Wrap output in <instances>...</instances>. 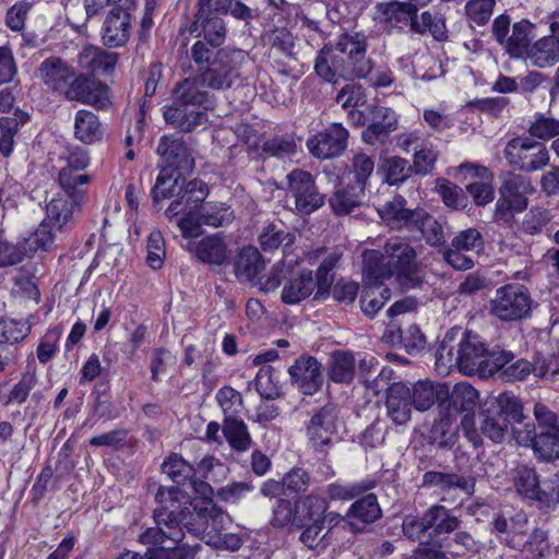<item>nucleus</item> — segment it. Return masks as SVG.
<instances>
[{"mask_svg": "<svg viewBox=\"0 0 559 559\" xmlns=\"http://www.w3.org/2000/svg\"><path fill=\"white\" fill-rule=\"evenodd\" d=\"M200 497L189 500L178 487H160L156 493L159 507L154 512L156 526L140 535V542L152 545L151 559H193L197 548L181 544L183 532L180 523L206 543L214 532H222L230 516L210 498L212 488L206 483H193Z\"/></svg>", "mask_w": 559, "mask_h": 559, "instance_id": "1", "label": "nucleus"}, {"mask_svg": "<svg viewBox=\"0 0 559 559\" xmlns=\"http://www.w3.org/2000/svg\"><path fill=\"white\" fill-rule=\"evenodd\" d=\"M201 87L204 86L200 75L186 79L177 85L171 105L164 108V118L167 123L183 132H190L206 124V112L198 108L207 100V93Z\"/></svg>", "mask_w": 559, "mask_h": 559, "instance_id": "2", "label": "nucleus"}, {"mask_svg": "<svg viewBox=\"0 0 559 559\" xmlns=\"http://www.w3.org/2000/svg\"><path fill=\"white\" fill-rule=\"evenodd\" d=\"M415 250L405 241L390 239L384 253L377 250H365L362 253V275L376 278L395 276L399 281L408 278L415 271Z\"/></svg>", "mask_w": 559, "mask_h": 559, "instance_id": "3", "label": "nucleus"}, {"mask_svg": "<svg viewBox=\"0 0 559 559\" xmlns=\"http://www.w3.org/2000/svg\"><path fill=\"white\" fill-rule=\"evenodd\" d=\"M340 257L330 253L319 265L316 277L311 271H302L296 277L289 278L283 286L282 301L287 305H296L314 293L316 299H324L331 289L333 282L332 270Z\"/></svg>", "mask_w": 559, "mask_h": 559, "instance_id": "4", "label": "nucleus"}, {"mask_svg": "<svg viewBox=\"0 0 559 559\" xmlns=\"http://www.w3.org/2000/svg\"><path fill=\"white\" fill-rule=\"evenodd\" d=\"M366 38L362 34H344L336 45L325 46L321 49L326 53L332 69L337 75L353 74L357 78H367L370 72V60L366 58Z\"/></svg>", "mask_w": 559, "mask_h": 559, "instance_id": "5", "label": "nucleus"}, {"mask_svg": "<svg viewBox=\"0 0 559 559\" xmlns=\"http://www.w3.org/2000/svg\"><path fill=\"white\" fill-rule=\"evenodd\" d=\"M286 207L300 215H309L324 204V195L316 186L313 176L302 169H294L285 177Z\"/></svg>", "mask_w": 559, "mask_h": 559, "instance_id": "6", "label": "nucleus"}, {"mask_svg": "<svg viewBox=\"0 0 559 559\" xmlns=\"http://www.w3.org/2000/svg\"><path fill=\"white\" fill-rule=\"evenodd\" d=\"M525 418L523 406L519 400L508 395H499L496 404L484 414L481 430L489 439L501 442L511 424H521Z\"/></svg>", "mask_w": 559, "mask_h": 559, "instance_id": "7", "label": "nucleus"}, {"mask_svg": "<svg viewBox=\"0 0 559 559\" xmlns=\"http://www.w3.org/2000/svg\"><path fill=\"white\" fill-rule=\"evenodd\" d=\"M491 32L496 41L511 58H524L536 35L535 25L527 20L514 23L510 29V17L506 14L493 20Z\"/></svg>", "mask_w": 559, "mask_h": 559, "instance_id": "8", "label": "nucleus"}, {"mask_svg": "<svg viewBox=\"0 0 559 559\" xmlns=\"http://www.w3.org/2000/svg\"><path fill=\"white\" fill-rule=\"evenodd\" d=\"M250 62V56L243 50H233L221 55L200 74L203 86L212 90H226L240 76V69Z\"/></svg>", "mask_w": 559, "mask_h": 559, "instance_id": "9", "label": "nucleus"}, {"mask_svg": "<svg viewBox=\"0 0 559 559\" xmlns=\"http://www.w3.org/2000/svg\"><path fill=\"white\" fill-rule=\"evenodd\" d=\"M504 157L511 166L525 171L538 170L549 162L545 145L527 138L510 140L504 148Z\"/></svg>", "mask_w": 559, "mask_h": 559, "instance_id": "10", "label": "nucleus"}, {"mask_svg": "<svg viewBox=\"0 0 559 559\" xmlns=\"http://www.w3.org/2000/svg\"><path fill=\"white\" fill-rule=\"evenodd\" d=\"M490 305L492 314L504 321H514L528 313L531 304L523 286L509 284L497 289Z\"/></svg>", "mask_w": 559, "mask_h": 559, "instance_id": "11", "label": "nucleus"}, {"mask_svg": "<svg viewBox=\"0 0 559 559\" xmlns=\"http://www.w3.org/2000/svg\"><path fill=\"white\" fill-rule=\"evenodd\" d=\"M349 133L342 123H330L324 130L310 135L306 145L311 155L320 159L340 156L347 147Z\"/></svg>", "mask_w": 559, "mask_h": 559, "instance_id": "12", "label": "nucleus"}, {"mask_svg": "<svg viewBox=\"0 0 559 559\" xmlns=\"http://www.w3.org/2000/svg\"><path fill=\"white\" fill-rule=\"evenodd\" d=\"M337 413L332 405L321 407L306 426L308 443L316 451L324 452L333 443L337 432Z\"/></svg>", "mask_w": 559, "mask_h": 559, "instance_id": "13", "label": "nucleus"}, {"mask_svg": "<svg viewBox=\"0 0 559 559\" xmlns=\"http://www.w3.org/2000/svg\"><path fill=\"white\" fill-rule=\"evenodd\" d=\"M60 158L66 163L58 176L62 190L73 192V189H82L91 182L90 175L79 174L91 164L87 150L81 146L69 147Z\"/></svg>", "mask_w": 559, "mask_h": 559, "instance_id": "14", "label": "nucleus"}, {"mask_svg": "<svg viewBox=\"0 0 559 559\" xmlns=\"http://www.w3.org/2000/svg\"><path fill=\"white\" fill-rule=\"evenodd\" d=\"M514 486L521 495L537 500L543 506L551 507L559 502V490L555 481L539 483L533 468L526 466L518 468Z\"/></svg>", "mask_w": 559, "mask_h": 559, "instance_id": "15", "label": "nucleus"}, {"mask_svg": "<svg viewBox=\"0 0 559 559\" xmlns=\"http://www.w3.org/2000/svg\"><path fill=\"white\" fill-rule=\"evenodd\" d=\"M63 91L69 100L81 102L97 108H105L109 103L107 86L86 73L74 74Z\"/></svg>", "mask_w": 559, "mask_h": 559, "instance_id": "16", "label": "nucleus"}, {"mask_svg": "<svg viewBox=\"0 0 559 559\" xmlns=\"http://www.w3.org/2000/svg\"><path fill=\"white\" fill-rule=\"evenodd\" d=\"M74 191H64L52 198L46 206V217L44 218L55 230H61L71 222L75 211L84 200L85 191L83 189H73Z\"/></svg>", "mask_w": 559, "mask_h": 559, "instance_id": "17", "label": "nucleus"}, {"mask_svg": "<svg viewBox=\"0 0 559 559\" xmlns=\"http://www.w3.org/2000/svg\"><path fill=\"white\" fill-rule=\"evenodd\" d=\"M459 356V370L464 374H472L483 369L487 361V348L478 335L464 332L456 343Z\"/></svg>", "mask_w": 559, "mask_h": 559, "instance_id": "18", "label": "nucleus"}, {"mask_svg": "<svg viewBox=\"0 0 559 559\" xmlns=\"http://www.w3.org/2000/svg\"><path fill=\"white\" fill-rule=\"evenodd\" d=\"M550 34L530 45L524 58L540 69L555 66L559 61V22L549 23Z\"/></svg>", "mask_w": 559, "mask_h": 559, "instance_id": "19", "label": "nucleus"}, {"mask_svg": "<svg viewBox=\"0 0 559 559\" xmlns=\"http://www.w3.org/2000/svg\"><path fill=\"white\" fill-rule=\"evenodd\" d=\"M207 195L209 187L202 180H182V186L179 189L177 198L171 201L168 209L165 211V215L169 219H173L183 211L200 210Z\"/></svg>", "mask_w": 559, "mask_h": 559, "instance_id": "20", "label": "nucleus"}, {"mask_svg": "<svg viewBox=\"0 0 559 559\" xmlns=\"http://www.w3.org/2000/svg\"><path fill=\"white\" fill-rule=\"evenodd\" d=\"M212 0H199V10L191 24V33L203 34L213 47H219L225 40V25L221 16L212 15Z\"/></svg>", "mask_w": 559, "mask_h": 559, "instance_id": "21", "label": "nucleus"}, {"mask_svg": "<svg viewBox=\"0 0 559 559\" xmlns=\"http://www.w3.org/2000/svg\"><path fill=\"white\" fill-rule=\"evenodd\" d=\"M186 250L192 252L200 262L211 266L224 265L230 255L225 238L218 234L206 236L198 242L190 241Z\"/></svg>", "mask_w": 559, "mask_h": 559, "instance_id": "22", "label": "nucleus"}, {"mask_svg": "<svg viewBox=\"0 0 559 559\" xmlns=\"http://www.w3.org/2000/svg\"><path fill=\"white\" fill-rule=\"evenodd\" d=\"M74 74L75 69L57 56H50L43 60L37 70L39 81L53 92L63 91Z\"/></svg>", "mask_w": 559, "mask_h": 559, "instance_id": "23", "label": "nucleus"}, {"mask_svg": "<svg viewBox=\"0 0 559 559\" xmlns=\"http://www.w3.org/2000/svg\"><path fill=\"white\" fill-rule=\"evenodd\" d=\"M423 484L426 487L437 488L443 495L442 500L454 499L460 493L468 496L474 488V483L464 476L432 471L425 473Z\"/></svg>", "mask_w": 559, "mask_h": 559, "instance_id": "24", "label": "nucleus"}, {"mask_svg": "<svg viewBox=\"0 0 559 559\" xmlns=\"http://www.w3.org/2000/svg\"><path fill=\"white\" fill-rule=\"evenodd\" d=\"M288 372L304 394L311 395L322 385L321 365L311 356H301L296 359Z\"/></svg>", "mask_w": 559, "mask_h": 559, "instance_id": "25", "label": "nucleus"}, {"mask_svg": "<svg viewBox=\"0 0 559 559\" xmlns=\"http://www.w3.org/2000/svg\"><path fill=\"white\" fill-rule=\"evenodd\" d=\"M131 28V12L110 10L102 28L104 44L110 48L123 46L130 38Z\"/></svg>", "mask_w": 559, "mask_h": 559, "instance_id": "26", "label": "nucleus"}, {"mask_svg": "<svg viewBox=\"0 0 559 559\" xmlns=\"http://www.w3.org/2000/svg\"><path fill=\"white\" fill-rule=\"evenodd\" d=\"M78 66L87 75L111 72L118 61V53L108 52L94 46H85L78 55Z\"/></svg>", "mask_w": 559, "mask_h": 559, "instance_id": "27", "label": "nucleus"}, {"mask_svg": "<svg viewBox=\"0 0 559 559\" xmlns=\"http://www.w3.org/2000/svg\"><path fill=\"white\" fill-rule=\"evenodd\" d=\"M388 416L395 425H405L412 415L411 393L408 388L401 383H393L388 388L386 396Z\"/></svg>", "mask_w": 559, "mask_h": 559, "instance_id": "28", "label": "nucleus"}, {"mask_svg": "<svg viewBox=\"0 0 559 559\" xmlns=\"http://www.w3.org/2000/svg\"><path fill=\"white\" fill-rule=\"evenodd\" d=\"M329 502L317 493H310L296 501L297 527L309 523H323V514L328 511Z\"/></svg>", "mask_w": 559, "mask_h": 559, "instance_id": "29", "label": "nucleus"}, {"mask_svg": "<svg viewBox=\"0 0 559 559\" xmlns=\"http://www.w3.org/2000/svg\"><path fill=\"white\" fill-rule=\"evenodd\" d=\"M382 278L366 277L364 275L365 287L361 294L360 304L362 311L373 317L390 299V289L382 285Z\"/></svg>", "mask_w": 559, "mask_h": 559, "instance_id": "30", "label": "nucleus"}, {"mask_svg": "<svg viewBox=\"0 0 559 559\" xmlns=\"http://www.w3.org/2000/svg\"><path fill=\"white\" fill-rule=\"evenodd\" d=\"M56 230L47 222H43L38 227L28 235L21 239L16 246L20 254L32 255L39 251L46 252L52 248L55 241Z\"/></svg>", "mask_w": 559, "mask_h": 559, "instance_id": "31", "label": "nucleus"}, {"mask_svg": "<svg viewBox=\"0 0 559 559\" xmlns=\"http://www.w3.org/2000/svg\"><path fill=\"white\" fill-rule=\"evenodd\" d=\"M406 201L403 197H394L392 201L384 203L378 207V214L381 219L391 229L411 228L414 211L405 209Z\"/></svg>", "mask_w": 559, "mask_h": 559, "instance_id": "32", "label": "nucleus"}, {"mask_svg": "<svg viewBox=\"0 0 559 559\" xmlns=\"http://www.w3.org/2000/svg\"><path fill=\"white\" fill-rule=\"evenodd\" d=\"M74 135L79 141L88 145L100 141L103 128L98 117L90 110H79L74 118Z\"/></svg>", "mask_w": 559, "mask_h": 559, "instance_id": "33", "label": "nucleus"}, {"mask_svg": "<svg viewBox=\"0 0 559 559\" xmlns=\"http://www.w3.org/2000/svg\"><path fill=\"white\" fill-rule=\"evenodd\" d=\"M157 153L163 156L168 164L166 168L182 169L191 167V159L187 147L182 142L171 138L164 136L160 139Z\"/></svg>", "mask_w": 559, "mask_h": 559, "instance_id": "34", "label": "nucleus"}, {"mask_svg": "<svg viewBox=\"0 0 559 559\" xmlns=\"http://www.w3.org/2000/svg\"><path fill=\"white\" fill-rule=\"evenodd\" d=\"M263 266L262 255L255 247H245L236 257L235 272L240 278L249 281L255 278Z\"/></svg>", "mask_w": 559, "mask_h": 559, "instance_id": "35", "label": "nucleus"}, {"mask_svg": "<svg viewBox=\"0 0 559 559\" xmlns=\"http://www.w3.org/2000/svg\"><path fill=\"white\" fill-rule=\"evenodd\" d=\"M409 229H417L431 246H439L444 242L442 225L431 215L423 210L413 213V222Z\"/></svg>", "mask_w": 559, "mask_h": 559, "instance_id": "36", "label": "nucleus"}, {"mask_svg": "<svg viewBox=\"0 0 559 559\" xmlns=\"http://www.w3.org/2000/svg\"><path fill=\"white\" fill-rule=\"evenodd\" d=\"M365 189L357 186L338 189L330 199V205L337 215L349 214L361 204Z\"/></svg>", "mask_w": 559, "mask_h": 559, "instance_id": "37", "label": "nucleus"}, {"mask_svg": "<svg viewBox=\"0 0 559 559\" xmlns=\"http://www.w3.org/2000/svg\"><path fill=\"white\" fill-rule=\"evenodd\" d=\"M182 178L176 169L163 168L152 189V195L155 201L177 197L182 186Z\"/></svg>", "mask_w": 559, "mask_h": 559, "instance_id": "38", "label": "nucleus"}, {"mask_svg": "<svg viewBox=\"0 0 559 559\" xmlns=\"http://www.w3.org/2000/svg\"><path fill=\"white\" fill-rule=\"evenodd\" d=\"M417 11V5L412 2L393 1L384 5L382 13L385 21L399 28L409 26L412 29L413 19Z\"/></svg>", "mask_w": 559, "mask_h": 559, "instance_id": "39", "label": "nucleus"}, {"mask_svg": "<svg viewBox=\"0 0 559 559\" xmlns=\"http://www.w3.org/2000/svg\"><path fill=\"white\" fill-rule=\"evenodd\" d=\"M355 372V358L352 353L336 352L332 355L329 376L334 382L348 383Z\"/></svg>", "mask_w": 559, "mask_h": 559, "instance_id": "40", "label": "nucleus"}, {"mask_svg": "<svg viewBox=\"0 0 559 559\" xmlns=\"http://www.w3.org/2000/svg\"><path fill=\"white\" fill-rule=\"evenodd\" d=\"M539 461L552 462L559 459V430L540 431L532 447Z\"/></svg>", "mask_w": 559, "mask_h": 559, "instance_id": "41", "label": "nucleus"}, {"mask_svg": "<svg viewBox=\"0 0 559 559\" xmlns=\"http://www.w3.org/2000/svg\"><path fill=\"white\" fill-rule=\"evenodd\" d=\"M425 515L427 530L433 528L437 533H450L459 526L457 518L443 506H432Z\"/></svg>", "mask_w": 559, "mask_h": 559, "instance_id": "42", "label": "nucleus"}, {"mask_svg": "<svg viewBox=\"0 0 559 559\" xmlns=\"http://www.w3.org/2000/svg\"><path fill=\"white\" fill-rule=\"evenodd\" d=\"M454 367L459 368V356L454 336L447 334L436 352V369L441 374H448Z\"/></svg>", "mask_w": 559, "mask_h": 559, "instance_id": "43", "label": "nucleus"}, {"mask_svg": "<svg viewBox=\"0 0 559 559\" xmlns=\"http://www.w3.org/2000/svg\"><path fill=\"white\" fill-rule=\"evenodd\" d=\"M295 241V236L280 228L278 226L271 224L267 225L259 236V242L264 251H274L281 247L284 250L290 247Z\"/></svg>", "mask_w": 559, "mask_h": 559, "instance_id": "44", "label": "nucleus"}, {"mask_svg": "<svg viewBox=\"0 0 559 559\" xmlns=\"http://www.w3.org/2000/svg\"><path fill=\"white\" fill-rule=\"evenodd\" d=\"M450 401L456 411L474 413L478 403V393L471 384L461 382L453 386Z\"/></svg>", "mask_w": 559, "mask_h": 559, "instance_id": "45", "label": "nucleus"}, {"mask_svg": "<svg viewBox=\"0 0 559 559\" xmlns=\"http://www.w3.org/2000/svg\"><path fill=\"white\" fill-rule=\"evenodd\" d=\"M528 185L521 179L508 180L500 188V197L516 212L521 213L527 207L526 190Z\"/></svg>", "mask_w": 559, "mask_h": 559, "instance_id": "46", "label": "nucleus"}, {"mask_svg": "<svg viewBox=\"0 0 559 559\" xmlns=\"http://www.w3.org/2000/svg\"><path fill=\"white\" fill-rule=\"evenodd\" d=\"M223 433L230 447L237 451H246L250 447L251 438L242 420L226 418Z\"/></svg>", "mask_w": 559, "mask_h": 559, "instance_id": "47", "label": "nucleus"}, {"mask_svg": "<svg viewBox=\"0 0 559 559\" xmlns=\"http://www.w3.org/2000/svg\"><path fill=\"white\" fill-rule=\"evenodd\" d=\"M371 485H366L364 481L360 483H343L334 481L329 484L325 488V493L330 501H349L359 495L366 492Z\"/></svg>", "mask_w": 559, "mask_h": 559, "instance_id": "48", "label": "nucleus"}, {"mask_svg": "<svg viewBox=\"0 0 559 559\" xmlns=\"http://www.w3.org/2000/svg\"><path fill=\"white\" fill-rule=\"evenodd\" d=\"M162 471L177 484H183L190 480L194 474L192 465L178 454H173L167 457L162 465Z\"/></svg>", "mask_w": 559, "mask_h": 559, "instance_id": "49", "label": "nucleus"}, {"mask_svg": "<svg viewBox=\"0 0 559 559\" xmlns=\"http://www.w3.org/2000/svg\"><path fill=\"white\" fill-rule=\"evenodd\" d=\"M348 514L365 523L374 522L381 516V509L377 497L370 493L357 500L350 506Z\"/></svg>", "mask_w": 559, "mask_h": 559, "instance_id": "50", "label": "nucleus"}, {"mask_svg": "<svg viewBox=\"0 0 559 559\" xmlns=\"http://www.w3.org/2000/svg\"><path fill=\"white\" fill-rule=\"evenodd\" d=\"M200 212L204 225L219 227L233 221V212L223 203H203Z\"/></svg>", "mask_w": 559, "mask_h": 559, "instance_id": "51", "label": "nucleus"}, {"mask_svg": "<svg viewBox=\"0 0 559 559\" xmlns=\"http://www.w3.org/2000/svg\"><path fill=\"white\" fill-rule=\"evenodd\" d=\"M166 257L165 240L159 230L151 231L146 245V263L153 270L164 265Z\"/></svg>", "mask_w": 559, "mask_h": 559, "instance_id": "52", "label": "nucleus"}, {"mask_svg": "<svg viewBox=\"0 0 559 559\" xmlns=\"http://www.w3.org/2000/svg\"><path fill=\"white\" fill-rule=\"evenodd\" d=\"M374 169L373 159L365 153L354 155L350 164L349 175L355 181L354 186L366 188V183Z\"/></svg>", "mask_w": 559, "mask_h": 559, "instance_id": "53", "label": "nucleus"}, {"mask_svg": "<svg viewBox=\"0 0 559 559\" xmlns=\"http://www.w3.org/2000/svg\"><path fill=\"white\" fill-rule=\"evenodd\" d=\"M440 394L437 386L429 381H418L413 390V403L416 409L426 411L430 408Z\"/></svg>", "mask_w": 559, "mask_h": 559, "instance_id": "54", "label": "nucleus"}, {"mask_svg": "<svg viewBox=\"0 0 559 559\" xmlns=\"http://www.w3.org/2000/svg\"><path fill=\"white\" fill-rule=\"evenodd\" d=\"M29 332L26 322L9 318H0V343H17Z\"/></svg>", "mask_w": 559, "mask_h": 559, "instance_id": "55", "label": "nucleus"}, {"mask_svg": "<svg viewBox=\"0 0 559 559\" xmlns=\"http://www.w3.org/2000/svg\"><path fill=\"white\" fill-rule=\"evenodd\" d=\"M296 142L292 136H274L263 143L265 154L281 159L292 158L296 154Z\"/></svg>", "mask_w": 559, "mask_h": 559, "instance_id": "56", "label": "nucleus"}, {"mask_svg": "<svg viewBox=\"0 0 559 559\" xmlns=\"http://www.w3.org/2000/svg\"><path fill=\"white\" fill-rule=\"evenodd\" d=\"M436 189L447 206L454 210L464 209L466 206L467 199L462 189L456 185L448 180L440 179L437 181Z\"/></svg>", "mask_w": 559, "mask_h": 559, "instance_id": "57", "label": "nucleus"}, {"mask_svg": "<svg viewBox=\"0 0 559 559\" xmlns=\"http://www.w3.org/2000/svg\"><path fill=\"white\" fill-rule=\"evenodd\" d=\"M216 401L222 407L226 418L240 414L243 408L241 394L231 386H223L216 393Z\"/></svg>", "mask_w": 559, "mask_h": 559, "instance_id": "58", "label": "nucleus"}, {"mask_svg": "<svg viewBox=\"0 0 559 559\" xmlns=\"http://www.w3.org/2000/svg\"><path fill=\"white\" fill-rule=\"evenodd\" d=\"M452 247L467 252H480L484 249V240L480 231L476 228H467L460 231L452 240Z\"/></svg>", "mask_w": 559, "mask_h": 559, "instance_id": "59", "label": "nucleus"}, {"mask_svg": "<svg viewBox=\"0 0 559 559\" xmlns=\"http://www.w3.org/2000/svg\"><path fill=\"white\" fill-rule=\"evenodd\" d=\"M528 132L532 136L537 139H551L556 135H559V120L552 117H547L545 115H538L531 123Z\"/></svg>", "mask_w": 559, "mask_h": 559, "instance_id": "60", "label": "nucleus"}, {"mask_svg": "<svg viewBox=\"0 0 559 559\" xmlns=\"http://www.w3.org/2000/svg\"><path fill=\"white\" fill-rule=\"evenodd\" d=\"M33 7L27 0H22L13 4L5 14V25L12 32H22L25 27V21Z\"/></svg>", "mask_w": 559, "mask_h": 559, "instance_id": "61", "label": "nucleus"}, {"mask_svg": "<svg viewBox=\"0 0 559 559\" xmlns=\"http://www.w3.org/2000/svg\"><path fill=\"white\" fill-rule=\"evenodd\" d=\"M177 226L185 238H195L201 235V228L204 225L200 210H189L180 213Z\"/></svg>", "mask_w": 559, "mask_h": 559, "instance_id": "62", "label": "nucleus"}, {"mask_svg": "<svg viewBox=\"0 0 559 559\" xmlns=\"http://www.w3.org/2000/svg\"><path fill=\"white\" fill-rule=\"evenodd\" d=\"M336 102L343 108H357L367 102L365 88L359 84H347L336 96Z\"/></svg>", "mask_w": 559, "mask_h": 559, "instance_id": "63", "label": "nucleus"}, {"mask_svg": "<svg viewBox=\"0 0 559 559\" xmlns=\"http://www.w3.org/2000/svg\"><path fill=\"white\" fill-rule=\"evenodd\" d=\"M495 0H471L465 5L466 15L477 25H485L492 15Z\"/></svg>", "mask_w": 559, "mask_h": 559, "instance_id": "64", "label": "nucleus"}]
</instances>
